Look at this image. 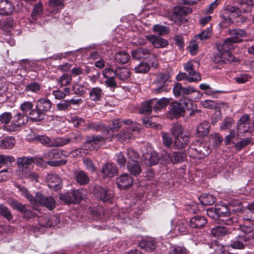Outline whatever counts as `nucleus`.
I'll return each instance as SVG.
<instances>
[{"instance_id":"obj_1","label":"nucleus","mask_w":254,"mask_h":254,"mask_svg":"<svg viewBox=\"0 0 254 254\" xmlns=\"http://www.w3.org/2000/svg\"><path fill=\"white\" fill-rule=\"evenodd\" d=\"M229 33L231 38H227L222 43L216 44L218 52L215 54L213 59L216 63L234 61V57L229 51L234 48L233 43L241 42L242 38L247 35L245 30L239 29L230 30Z\"/></svg>"},{"instance_id":"obj_2","label":"nucleus","mask_w":254,"mask_h":254,"mask_svg":"<svg viewBox=\"0 0 254 254\" xmlns=\"http://www.w3.org/2000/svg\"><path fill=\"white\" fill-rule=\"evenodd\" d=\"M239 3L241 4L240 8L235 7L231 6H228L225 11L226 14L233 18L242 17V22H244L247 19V16L245 15V12L251 10L253 2L251 0H240Z\"/></svg>"},{"instance_id":"obj_3","label":"nucleus","mask_w":254,"mask_h":254,"mask_svg":"<svg viewBox=\"0 0 254 254\" xmlns=\"http://www.w3.org/2000/svg\"><path fill=\"white\" fill-rule=\"evenodd\" d=\"M192 109V102L189 99H184L180 103L174 102L170 105L167 117L172 120L183 116L186 110H190Z\"/></svg>"},{"instance_id":"obj_4","label":"nucleus","mask_w":254,"mask_h":254,"mask_svg":"<svg viewBox=\"0 0 254 254\" xmlns=\"http://www.w3.org/2000/svg\"><path fill=\"white\" fill-rule=\"evenodd\" d=\"M171 131L174 137V144L177 148H182L188 144L190 137L180 125H174L172 127Z\"/></svg>"},{"instance_id":"obj_5","label":"nucleus","mask_w":254,"mask_h":254,"mask_svg":"<svg viewBox=\"0 0 254 254\" xmlns=\"http://www.w3.org/2000/svg\"><path fill=\"white\" fill-rule=\"evenodd\" d=\"M216 212L218 220L222 224L231 225L238 221V218L235 212H231L226 205H217Z\"/></svg>"},{"instance_id":"obj_6","label":"nucleus","mask_w":254,"mask_h":254,"mask_svg":"<svg viewBox=\"0 0 254 254\" xmlns=\"http://www.w3.org/2000/svg\"><path fill=\"white\" fill-rule=\"evenodd\" d=\"M66 152L63 150H59L57 149H50L45 152L42 156L44 159L48 160L47 164L51 166H60L64 165L66 163L65 160H60L58 161H51L52 159H57L65 156Z\"/></svg>"},{"instance_id":"obj_7","label":"nucleus","mask_w":254,"mask_h":254,"mask_svg":"<svg viewBox=\"0 0 254 254\" xmlns=\"http://www.w3.org/2000/svg\"><path fill=\"white\" fill-rule=\"evenodd\" d=\"M122 122L126 125H131V128H128L126 132L124 130L115 135V137L118 140L124 142L127 139L131 138L134 135L135 132H138L139 127L135 123H132L130 120H123Z\"/></svg>"},{"instance_id":"obj_8","label":"nucleus","mask_w":254,"mask_h":254,"mask_svg":"<svg viewBox=\"0 0 254 254\" xmlns=\"http://www.w3.org/2000/svg\"><path fill=\"white\" fill-rule=\"evenodd\" d=\"M198 66L199 63L195 61H190L184 64V69L188 73V80L190 82L198 81L201 80L200 75L196 70V67Z\"/></svg>"},{"instance_id":"obj_9","label":"nucleus","mask_w":254,"mask_h":254,"mask_svg":"<svg viewBox=\"0 0 254 254\" xmlns=\"http://www.w3.org/2000/svg\"><path fill=\"white\" fill-rule=\"evenodd\" d=\"M107 138V137H103L101 135L89 137L83 145V147L86 151L97 150L105 143Z\"/></svg>"},{"instance_id":"obj_10","label":"nucleus","mask_w":254,"mask_h":254,"mask_svg":"<svg viewBox=\"0 0 254 254\" xmlns=\"http://www.w3.org/2000/svg\"><path fill=\"white\" fill-rule=\"evenodd\" d=\"M28 121V117L21 113H17L10 125L5 126L4 129L8 131H15Z\"/></svg>"},{"instance_id":"obj_11","label":"nucleus","mask_w":254,"mask_h":254,"mask_svg":"<svg viewBox=\"0 0 254 254\" xmlns=\"http://www.w3.org/2000/svg\"><path fill=\"white\" fill-rule=\"evenodd\" d=\"M34 199L35 202L33 204H41L49 210H52L55 207L56 201L51 196H45L41 193H37Z\"/></svg>"},{"instance_id":"obj_12","label":"nucleus","mask_w":254,"mask_h":254,"mask_svg":"<svg viewBox=\"0 0 254 254\" xmlns=\"http://www.w3.org/2000/svg\"><path fill=\"white\" fill-rule=\"evenodd\" d=\"M94 192L96 197L103 202L110 201L113 197L112 190L101 186H96Z\"/></svg>"},{"instance_id":"obj_13","label":"nucleus","mask_w":254,"mask_h":254,"mask_svg":"<svg viewBox=\"0 0 254 254\" xmlns=\"http://www.w3.org/2000/svg\"><path fill=\"white\" fill-rule=\"evenodd\" d=\"M80 197V192L75 190H71L66 193H62L60 195V199L66 203L76 202Z\"/></svg>"},{"instance_id":"obj_14","label":"nucleus","mask_w":254,"mask_h":254,"mask_svg":"<svg viewBox=\"0 0 254 254\" xmlns=\"http://www.w3.org/2000/svg\"><path fill=\"white\" fill-rule=\"evenodd\" d=\"M145 38L155 48H163L168 45V41L153 34L146 35Z\"/></svg>"},{"instance_id":"obj_15","label":"nucleus","mask_w":254,"mask_h":254,"mask_svg":"<svg viewBox=\"0 0 254 254\" xmlns=\"http://www.w3.org/2000/svg\"><path fill=\"white\" fill-rule=\"evenodd\" d=\"M49 187L54 190L62 188V180L60 177L55 174H49L46 177Z\"/></svg>"},{"instance_id":"obj_16","label":"nucleus","mask_w":254,"mask_h":254,"mask_svg":"<svg viewBox=\"0 0 254 254\" xmlns=\"http://www.w3.org/2000/svg\"><path fill=\"white\" fill-rule=\"evenodd\" d=\"M251 240H252L251 235H239L232 240L230 245L234 249H243L245 247V243Z\"/></svg>"},{"instance_id":"obj_17","label":"nucleus","mask_w":254,"mask_h":254,"mask_svg":"<svg viewBox=\"0 0 254 254\" xmlns=\"http://www.w3.org/2000/svg\"><path fill=\"white\" fill-rule=\"evenodd\" d=\"M133 179L128 174L121 175L117 179V184L121 189L128 188L133 184Z\"/></svg>"},{"instance_id":"obj_18","label":"nucleus","mask_w":254,"mask_h":254,"mask_svg":"<svg viewBox=\"0 0 254 254\" xmlns=\"http://www.w3.org/2000/svg\"><path fill=\"white\" fill-rule=\"evenodd\" d=\"M38 222L41 226L49 227L57 225L60 220L56 216H52L50 218L46 216H41L38 217Z\"/></svg>"},{"instance_id":"obj_19","label":"nucleus","mask_w":254,"mask_h":254,"mask_svg":"<svg viewBox=\"0 0 254 254\" xmlns=\"http://www.w3.org/2000/svg\"><path fill=\"white\" fill-rule=\"evenodd\" d=\"M101 171L104 177L111 178L117 175L118 169L115 164L108 163L103 166Z\"/></svg>"},{"instance_id":"obj_20","label":"nucleus","mask_w":254,"mask_h":254,"mask_svg":"<svg viewBox=\"0 0 254 254\" xmlns=\"http://www.w3.org/2000/svg\"><path fill=\"white\" fill-rule=\"evenodd\" d=\"M73 175L74 179L77 183L80 185H85L89 182V176L83 170H74L73 171Z\"/></svg>"},{"instance_id":"obj_21","label":"nucleus","mask_w":254,"mask_h":254,"mask_svg":"<svg viewBox=\"0 0 254 254\" xmlns=\"http://www.w3.org/2000/svg\"><path fill=\"white\" fill-rule=\"evenodd\" d=\"M249 116L245 115L241 117L237 123V131L240 133L247 132L249 128Z\"/></svg>"},{"instance_id":"obj_22","label":"nucleus","mask_w":254,"mask_h":254,"mask_svg":"<svg viewBox=\"0 0 254 254\" xmlns=\"http://www.w3.org/2000/svg\"><path fill=\"white\" fill-rule=\"evenodd\" d=\"M159 160V157L155 151L146 152L143 155V162L147 166H152L156 164Z\"/></svg>"},{"instance_id":"obj_23","label":"nucleus","mask_w":254,"mask_h":254,"mask_svg":"<svg viewBox=\"0 0 254 254\" xmlns=\"http://www.w3.org/2000/svg\"><path fill=\"white\" fill-rule=\"evenodd\" d=\"M169 78L170 76L168 74L162 73L158 74L155 80V83L158 87L155 89L154 91L156 93L161 92L165 85L166 82L169 80Z\"/></svg>"},{"instance_id":"obj_24","label":"nucleus","mask_w":254,"mask_h":254,"mask_svg":"<svg viewBox=\"0 0 254 254\" xmlns=\"http://www.w3.org/2000/svg\"><path fill=\"white\" fill-rule=\"evenodd\" d=\"M14 7L12 2L8 0H0V14L9 15L14 11Z\"/></svg>"},{"instance_id":"obj_25","label":"nucleus","mask_w":254,"mask_h":254,"mask_svg":"<svg viewBox=\"0 0 254 254\" xmlns=\"http://www.w3.org/2000/svg\"><path fill=\"white\" fill-rule=\"evenodd\" d=\"M207 223L206 218L202 216H195L190 220V226L192 228L203 227Z\"/></svg>"},{"instance_id":"obj_26","label":"nucleus","mask_w":254,"mask_h":254,"mask_svg":"<svg viewBox=\"0 0 254 254\" xmlns=\"http://www.w3.org/2000/svg\"><path fill=\"white\" fill-rule=\"evenodd\" d=\"M52 105V104L50 100L43 98L37 101L36 106L39 110H41L43 112H48L50 111Z\"/></svg>"},{"instance_id":"obj_27","label":"nucleus","mask_w":254,"mask_h":254,"mask_svg":"<svg viewBox=\"0 0 254 254\" xmlns=\"http://www.w3.org/2000/svg\"><path fill=\"white\" fill-rule=\"evenodd\" d=\"M29 118L34 122H40L44 120L45 117L44 112L38 108L32 110L29 112Z\"/></svg>"},{"instance_id":"obj_28","label":"nucleus","mask_w":254,"mask_h":254,"mask_svg":"<svg viewBox=\"0 0 254 254\" xmlns=\"http://www.w3.org/2000/svg\"><path fill=\"white\" fill-rule=\"evenodd\" d=\"M103 95L102 90L100 87L92 88L89 91V98L91 100L97 101L100 100Z\"/></svg>"},{"instance_id":"obj_29","label":"nucleus","mask_w":254,"mask_h":254,"mask_svg":"<svg viewBox=\"0 0 254 254\" xmlns=\"http://www.w3.org/2000/svg\"><path fill=\"white\" fill-rule=\"evenodd\" d=\"M210 126L208 122L204 121L198 126L197 134L199 136L206 135L209 132Z\"/></svg>"},{"instance_id":"obj_30","label":"nucleus","mask_w":254,"mask_h":254,"mask_svg":"<svg viewBox=\"0 0 254 254\" xmlns=\"http://www.w3.org/2000/svg\"><path fill=\"white\" fill-rule=\"evenodd\" d=\"M128 171L134 176H137L141 172V169L138 161L127 164Z\"/></svg>"},{"instance_id":"obj_31","label":"nucleus","mask_w":254,"mask_h":254,"mask_svg":"<svg viewBox=\"0 0 254 254\" xmlns=\"http://www.w3.org/2000/svg\"><path fill=\"white\" fill-rule=\"evenodd\" d=\"M115 59L117 63L125 64L129 60L130 56L125 51H119L116 53Z\"/></svg>"},{"instance_id":"obj_32","label":"nucleus","mask_w":254,"mask_h":254,"mask_svg":"<svg viewBox=\"0 0 254 254\" xmlns=\"http://www.w3.org/2000/svg\"><path fill=\"white\" fill-rule=\"evenodd\" d=\"M15 144V139L12 137H6L0 141V147L2 149H11Z\"/></svg>"},{"instance_id":"obj_33","label":"nucleus","mask_w":254,"mask_h":254,"mask_svg":"<svg viewBox=\"0 0 254 254\" xmlns=\"http://www.w3.org/2000/svg\"><path fill=\"white\" fill-rule=\"evenodd\" d=\"M149 52L147 49L140 48L132 52V57L134 59L145 58L149 55Z\"/></svg>"},{"instance_id":"obj_34","label":"nucleus","mask_w":254,"mask_h":254,"mask_svg":"<svg viewBox=\"0 0 254 254\" xmlns=\"http://www.w3.org/2000/svg\"><path fill=\"white\" fill-rule=\"evenodd\" d=\"M116 76L121 80H125L130 76L129 70L125 67H118L116 68Z\"/></svg>"},{"instance_id":"obj_35","label":"nucleus","mask_w":254,"mask_h":254,"mask_svg":"<svg viewBox=\"0 0 254 254\" xmlns=\"http://www.w3.org/2000/svg\"><path fill=\"white\" fill-rule=\"evenodd\" d=\"M240 230L244 235L243 236L252 235L254 233V223H245L240 226Z\"/></svg>"},{"instance_id":"obj_36","label":"nucleus","mask_w":254,"mask_h":254,"mask_svg":"<svg viewBox=\"0 0 254 254\" xmlns=\"http://www.w3.org/2000/svg\"><path fill=\"white\" fill-rule=\"evenodd\" d=\"M199 199L203 205H210L213 204L216 200L215 198L212 195L209 194L201 195L199 197Z\"/></svg>"},{"instance_id":"obj_37","label":"nucleus","mask_w":254,"mask_h":254,"mask_svg":"<svg viewBox=\"0 0 254 254\" xmlns=\"http://www.w3.org/2000/svg\"><path fill=\"white\" fill-rule=\"evenodd\" d=\"M209 139V142L212 143L213 146L215 148L220 146L223 141V137L217 133L210 134Z\"/></svg>"},{"instance_id":"obj_38","label":"nucleus","mask_w":254,"mask_h":254,"mask_svg":"<svg viewBox=\"0 0 254 254\" xmlns=\"http://www.w3.org/2000/svg\"><path fill=\"white\" fill-rule=\"evenodd\" d=\"M153 103V110L157 111L167 106L169 103V100L165 98H162L158 100L155 99V102Z\"/></svg>"},{"instance_id":"obj_39","label":"nucleus","mask_w":254,"mask_h":254,"mask_svg":"<svg viewBox=\"0 0 254 254\" xmlns=\"http://www.w3.org/2000/svg\"><path fill=\"white\" fill-rule=\"evenodd\" d=\"M155 102V99L142 103L141 107L140 109V113L141 114H149L151 111L152 107L153 108V102Z\"/></svg>"},{"instance_id":"obj_40","label":"nucleus","mask_w":254,"mask_h":254,"mask_svg":"<svg viewBox=\"0 0 254 254\" xmlns=\"http://www.w3.org/2000/svg\"><path fill=\"white\" fill-rule=\"evenodd\" d=\"M225 251L223 245L217 242H213L210 248V254H223Z\"/></svg>"},{"instance_id":"obj_41","label":"nucleus","mask_w":254,"mask_h":254,"mask_svg":"<svg viewBox=\"0 0 254 254\" xmlns=\"http://www.w3.org/2000/svg\"><path fill=\"white\" fill-rule=\"evenodd\" d=\"M72 80L71 76L67 73H64L58 79V84L61 87L67 86L70 84Z\"/></svg>"},{"instance_id":"obj_42","label":"nucleus","mask_w":254,"mask_h":254,"mask_svg":"<svg viewBox=\"0 0 254 254\" xmlns=\"http://www.w3.org/2000/svg\"><path fill=\"white\" fill-rule=\"evenodd\" d=\"M228 231L226 228L222 226H216L211 230L212 235L219 237L227 234Z\"/></svg>"},{"instance_id":"obj_43","label":"nucleus","mask_w":254,"mask_h":254,"mask_svg":"<svg viewBox=\"0 0 254 254\" xmlns=\"http://www.w3.org/2000/svg\"><path fill=\"white\" fill-rule=\"evenodd\" d=\"M153 31L159 35L167 34L170 32L169 27L160 24H156L152 28Z\"/></svg>"},{"instance_id":"obj_44","label":"nucleus","mask_w":254,"mask_h":254,"mask_svg":"<svg viewBox=\"0 0 254 254\" xmlns=\"http://www.w3.org/2000/svg\"><path fill=\"white\" fill-rule=\"evenodd\" d=\"M33 159L32 157L23 156L19 157L17 160V164L19 167H26L32 165Z\"/></svg>"},{"instance_id":"obj_45","label":"nucleus","mask_w":254,"mask_h":254,"mask_svg":"<svg viewBox=\"0 0 254 254\" xmlns=\"http://www.w3.org/2000/svg\"><path fill=\"white\" fill-rule=\"evenodd\" d=\"M127 164L131 162H137L139 158L138 153L132 149H128L127 152Z\"/></svg>"},{"instance_id":"obj_46","label":"nucleus","mask_w":254,"mask_h":254,"mask_svg":"<svg viewBox=\"0 0 254 254\" xmlns=\"http://www.w3.org/2000/svg\"><path fill=\"white\" fill-rule=\"evenodd\" d=\"M234 124V120L229 117L225 118L220 126L221 130H227L230 129Z\"/></svg>"},{"instance_id":"obj_47","label":"nucleus","mask_w":254,"mask_h":254,"mask_svg":"<svg viewBox=\"0 0 254 254\" xmlns=\"http://www.w3.org/2000/svg\"><path fill=\"white\" fill-rule=\"evenodd\" d=\"M15 186L21 192L22 194L24 195L31 203V204H34L35 202V198H34L32 195H31L27 190L24 188V187L21 186L18 184H15Z\"/></svg>"},{"instance_id":"obj_48","label":"nucleus","mask_w":254,"mask_h":254,"mask_svg":"<svg viewBox=\"0 0 254 254\" xmlns=\"http://www.w3.org/2000/svg\"><path fill=\"white\" fill-rule=\"evenodd\" d=\"M172 156L173 158L171 159V162L173 164L179 163L183 161L186 157L185 154L181 151L173 153Z\"/></svg>"},{"instance_id":"obj_49","label":"nucleus","mask_w":254,"mask_h":254,"mask_svg":"<svg viewBox=\"0 0 254 254\" xmlns=\"http://www.w3.org/2000/svg\"><path fill=\"white\" fill-rule=\"evenodd\" d=\"M240 132L235 131L234 129H231L230 133L225 137V143L226 145L230 144L235 138H238Z\"/></svg>"},{"instance_id":"obj_50","label":"nucleus","mask_w":254,"mask_h":254,"mask_svg":"<svg viewBox=\"0 0 254 254\" xmlns=\"http://www.w3.org/2000/svg\"><path fill=\"white\" fill-rule=\"evenodd\" d=\"M36 140L41 143L43 145L48 147H52L51 145L52 143V140H51L49 137L45 135H36L35 137Z\"/></svg>"},{"instance_id":"obj_51","label":"nucleus","mask_w":254,"mask_h":254,"mask_svg":"<svg viewBox=\"0 0 254 254\" xmlns=\"http://www.w3.org/2000/svg\"><path fill=\"white\" fill-rule=\"evenodd\" d=\"M33 167L32 165L26 167H19V175L22 177L27 178L30 175V173L32 172Z\"/></svg>"},{"instance_id":"obj_52","label":"nucleus","mask_w":254,"mask_h":254,"mask_svg":"<svg viewBox=\"0 0 254 254\" xmlns=\"http://www.w3.org/2000/svg\"><path fill=\"white\" fill-rule=\"evenodd\" d=\"M212 35V28L211 27L207 28L205 30L199 33L196 38H199L200 40L207 39L211 37Z\"/></svg>"},{"instance_id":"obj_53","label":"nucleus","mask_w":254,"mask_h":254,"mask_svg":"<svg viewBox=\"0 0 254 254\" xmlns=\"http://www.w3.org/2000/svg\"><path fill=\"white\" fill-rule=\"evenodd\" d=\"M195 151L197 153L196 158H202L207 156L210 153V151L208 146H205L202 149H195Z\"/></svg>"},{"instance_id":"obj_54","label":"nucleus","mask_w":254,"mask_h":254,"mask_svg":"<svg viewBox=\"0 0 254 254\" xmlns=\"http://www.w3.org/2000/svg\"><path fill=\"white\" fill-rule=\"evenodd\" d=\"M70 141L69 138H57L52 140V147H59L64 146Z\"/></svg>"},{"instance_id":"obj_55","label":"nucleus","mask_w":254,"mask_h":254,"mask_svg":"<svg viewBox=\"0 0 254 254\" xmlns=\"http://www.w3.org/2000/svg\"><path fill=\"white\" fill-rule=\"evenodd\" d=\"M41 89V85L37 82H32L28 84L25 88V90L28 92L37 93Z\"/></svg>"},{"instance_id":"obj_56","label":"nucleus","mask_w":254,"mask_h":254,"mask_svg":"<svg viewBox=\"0 0 254 254\" xmlns=\"http://www.w3.org/2000/svg\"><path fill=\"white\" fill-rule=\"evenodd\" d=\"M12 117L10 112H4L0 115V122L2 124H4L3 127L9 124V122L12 119Z\"/></svg>"},{"instance_id":"obj_57","label":"nucleus","mask_w":254,"mask_h":254,"mask_svg":"<svg viewBox=\"0 0 254 254\" xmlns=\"http://www.w3.org/2000/svg\"><path fill=\"white\" fill-rule=\"evenodd\" d=\"M33 104L30 101H24L20 106V110L24 113L30 112L33 108Z\"/></svg>"},{"instance_id":"obj_58","label":"nucleus","mask_w":254,"mask_h":254,"mask_svg":"<svg viewBox=\"0 0 254 254\" xmlns=\"http://www.w3.org/2000/svg\"><path fill=\"white\" fill-rule=\"evenodd\" d=\"M0 214L8 220L12 218V215L8 208L3 204H0Z\"/></svg>"},{"instance_id":"obj_59","label":"nucleus","mask_w":254,"mask_h":254,"mask_svg":"<svg viewBox=\"0 0 254 254\" xmlns=\"http://www.w3.org/2000/svg\"><path fill=\"white\" fill-rule=\"evenodd\" d=\"M11 205L13 208L18 210L22 213H26L29 212L26 209L25 205L18 201H13L11 202Z\"/></svg>"},{"instance_id":"obj_60","label":"nucleus","mask_w":254,"mask_h":254,"mask_svg":"<svg viewBox=\"0 0 254 254\" xmlns=\"http://www.w3.org/2000/svg\"><path fill=\"white\" fill-rule=\"evenodd\" d=\"M73 90L75 94L82 95L84 94L87 90V88L81 84H74L72 87Z\"/></svg>"},{"instance_id":"obj_61","label":"nucleus","mask_w":254,"mask_h":254,"mask_svg":"<svg viewBox=\"0 0 254 254\" xmlns=\"http://www.w3.org/2000/svg\"><path fill=\"white\" fill-rule=\"evenodd\" d=\"M116 162L117 164L120 166H125L126 163H127V160L125 155L122 152H120L116 154Z\"/></svg>"},{"instance_id":"obj_62","label":"nucleus","mask_w":254,"mask_h":254,"mask_svg":"<svg viewBox=\"0 0 254 254\" xmlns=\"http://www.w3.org/2000/svg\"><path fill=\"white\" fill-rule=\"evenodd\" d=\"M42 13V5L41 3H38L34 7L32 13V17L34 19H37Z\"/></svg>"},{"instance_id":"obj_63","label":"nucleus","mask_w":254,"mask_h":254,"mask_svg":"<svg viewBox=\"0 0 254 254\" xmlns=\"http://www.w3.org/2000/svg\"><path fill=\"white\" fill-rule=\"evenodd\" d=\"M103 74L105 78L115 77L116 76V69L114 70L112 66L106 67L103 71Z\"/></svg>"},{"instance_id":"obj_64","label":"nucleus","mask_w":254,"mask_h":254,"mask_svg":"<svg viewBox=\"0 0 254 254\" xmlns=\"http://www.w3.org/2000/svg\"><path fill=\"white\" fill-rule=\"evenodd\" d=\"M187 250L181 246H175L172 248L170 254H187Z\"/></svg>"}]
</instances>
